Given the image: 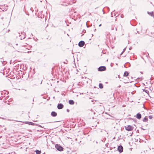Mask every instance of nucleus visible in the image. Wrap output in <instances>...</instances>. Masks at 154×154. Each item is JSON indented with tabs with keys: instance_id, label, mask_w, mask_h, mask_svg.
Segmentation results:
<instances>
[{
	"instance_id": "nucleus-17",
	"label": "nucleus",
	"mask_w": 154,
	"mask_h": 154,
	"mask_svg": "<svg viewBox=\"0 0 154 154\" xmlns=\"http://www.w3.org/2000/svg\"><path fill=\"white\" fill-rule=\"evenodd\" d=\"M36 154H40L41 152L40 151L37 150L36 151Z\"/></svg>"
},
{
	"instance_id": "nucleus-34",
	"label": "nucleus",
	"mask_w": 154,
	"mask_h": 154,
	"mask_svg": "<svg viewBox=\"0 0 154 154\" xmlns=\"http://www.w3.org/2000/svg\"><path fill=\"white\" fill-rule=\"evenodd\" d=\"M115 11V10H114V11H113L112 12H113L114 11Z\"/></svg>"
},
{
	"instance_id": "nucleus-19",
	"label": "nucleus",
	"mask_w": 154,
	"mask_h": 154,
	"mask_svg": "<svg viewBox=\"0 0 154 154\" xmlns=\"http://www.w3.org/2000/svg\"><path fill=\"white\" fill-rule=\"evenodd\" d=\"M88 21H87L86 23V26L87 27H89L90 26H88Z\"/></svg>"
},
{
	"instance_id": "nucleus-3",
	"label": "nucleus",
	"mask_w": 154,
	"mask_h": 154,
	"mask_svg": "<svg viewBox=\"0 0 154 154\" xmlns=\"http://www.w3.org/2000/svg\"><path fill=\"white\" fill-rule=\"evenodd\" d=\"M125 127L126 130L128 131H131L133 129V127L131 125H128Z\"/></svg>"
},
{
	"instance_id": "nucleus-14",
	"label": "nucleus",
	"mask_w": 154,
	"mask_h": 154,
	"mask_svg": "<svg viewBox=\"0 0 154 154\" xmlns=\"http://www.w3.org/2000/svg\"><path fill=\"white\" fill-rule=\"evenodd\" d=\"M128 72H127V71H125L124 73V76H128Z\"/></svg>"
},
{
	"instance_id": "nucleus-18",
	"label": "nucleus",
	"mask_w": 154,
	"mask_h": 154,
	"mask_svg": "<svg viewBox=\"0 0 154 154\" xmlns=\"http://www.w3.org/2000/svg\"><path fill=\"white\" fill-rule=\"evenodd\" d=\"M125 49H126V48H125L123 49V51L122 52V53H121V55H122V54H123V53L125 52Z\"/></svg>"
},
{
	"instance_id": "nucleus-28",
	"label": "nucleus",
	"mask_w": 154,
	"mask_h": 154,
	"mask_svg": "<svg viewBox=\"0 0 154 154\" xmlns=\"http://www.w3.org/2000/svg\"><path fill=\"white\" fill-rule=\"evenodd\" d=\"M112 12H111V15H112V16H111L112 17Z\"/></svg>"
},
{
	"instance_id": "nucleus-8",
	"label": "nucleus",
	"mask_w": 154,
	"mask_h": 154,
	"mask_svg": "<svg viewBox=\"0 0 154 154\" xmlns=\"http://www.w3.org/2000/svg\"><path fill=\"white\" fill-rule=\"evenodd\" d=\"M51 115L53 117H55L57 115V113L55 112H52L51 113Z\"/></svg>"
},
{
	"instance_id": "nucleus-6",
	"label": "nucleus",
	"mask_w": 154,
	"mask_h": 154,
	"mask_svg": "<svg viewBox=\"0 0 154 154\" xmlns=\"http://www.w3.org/2000/svg\"><path fill=\"white\" fill-rule=\"evenodd\" d=\"M57 107L58 109H61L63 108V105L61 103H59L58 104Z\"/></svg>"
},
{
	"instance_id": "nucleus-12",
	"label": "nucleus",
	"mask_w": 154,
	"mask_h": 154,
	"mask_svg": "<svg viewBox=\"0 0 154 154\" xmlns=\"http://www.w3.org/2000/svg\"><path fill=\"white\" fill-rule=\"evenodd\" d=\"M26 123L27 124L29 125H34V123L31 122H26Z\"/></svg>"
},
{
	"instance_id": "nucleus-36",
	"label": "nucleus",
	"mask_w": 154,
	"mask_h": 154,
	"mask_svg": "<svg viewBox=\"0 0 154 154\" xmlns=\"http://www.w3.org/2000/svg\"><path fill=\"white\" fill-rule=\"evenodd\" d=\"M96 30V29H95V30H94V31H95V30Z\"/></svg>"
},
{
	"instance_id": "nucleus-1",
	"label": "nucleus",
	"mask_w": 154,
	"mask_h": 154,
	"mask_svg": "<svg viewBox=\"0 0 154 154\" xmlns=\"http://www.w3.org/2000/svg\"><path fill=\"white\" fill-rule=\"evenodd\" d=\"M142 29L140 27H139L138 28H137L136 30H135L134 31V33L137 34V33H138L139 34L141 35V34L142 33Z\"/></svg>"
},
{
	"instance_id": "nucleus-22",
	"label": "nucleus",
	"mask_w": 154,
	"mask_h": 154,
	"mask_svg": "<svg viewBox=\"0 0 154 154\" xmlns=\"http://www.w3.org/2000/svg\"><path fill=\"white\" fill-rule=\"evenodd\" d=\"M18 34H19V36L20 37L21 36V35L20 34V33H18Z\"/></svg>"
},
{
	"instance_id": "nucleus-32",
	"label": "nucleus",
	"mask_w": 154,
	"mask_h": 154,
	"mask_svg": "<svg viewBox=\"0 0 154 154\" xmlns=\"http://www.w3.org/2000/svg\"><path fill=\"white\" fill-rule=\"evenodd\" d=\"M129 49H130V50H131V48H129Z\"/></svg>"
},
{
	"instance_id": "nucleus-15",
	"label": "nucleus",
	"mask_w": 154,
	"mask_h": 154,
	"mask_svg": "<svg viewBox=\"0 0 154 154\" xmlns=\"http://www.w3.org/2000/svg\"><path fill=\"white\" fill-rule=\"evenodd\" d=\"M148 120V119L147 117H145L143 119V121L144 122H146Z\"/></svg>"
},
{
	"instance_id": "nucleus-31",
	"label": "nucleus",
	"mask_w": 154,
	"mask_h": 154,
	"mask_svg": "<svg viewBox=\"0 0 154 154\" xmlns=\"http://www.w3.org/2000/svg\"><path fill=\"white\" fill-rule=\"evenodd\" d=\"M25 38V37H24L23 38V39H24V38Z\"/></svg>"
},
{
	"instance_id": "nucleus-27",
	"label": "nucleus",
	"mask_w": 154,
	"mask_h": 154,
	"mask_svg": "<svg viewBox=\"0 0 154 154\" xmlns=\"http://www.w3.org/2000/svg\"><path fill=\"white\" fill-rule=\"evenodd\" d=\"M16 121L17 122H21L19 121Z\"/></svg>"
},
{
	"instance_id": "nucleus-21",
	"label": "nucleus",
	"mask_w": 154,
	"mask_h": 154,
	"mask_svg": "<svg viewBox=\"0 0 154 154\" xmlns=\"http://www.w3.org/2000/svg\"><path fill=\"white\" fill-rule=\"evenodd\" d=\"M107 10H108V11H109V8L108 7H107Z\"/></svg>"
},
{
	"instance_id": "nucleus-25",
	"label": "nucleus",
	"mask_w": 154,
	"mask_h": 154,
	"mask_svg": "<svg viewBox=\"0 0 154 154\" xmlns=\"http://www.w3.org/2000/svg\"><path fill=\"white\" fill-rule=\"evenodd\" d=\"M101 26V24H100L99 25V26Z\"/></svg>"
},
{
	"instance_id": "nucleus-13",
	"label": "nucleus",
	"mask_w": 154,
	"mask_h": 154,
	"mask_svg": "<svg viewBox=\"0 0 154 154\" xmlns=\"http://www.w3.org/2000/svg\"><path fill=\"white\" fill-rule=\"evenodd\" d=\"M25 6H24V8H23V11H24L26 14L29 15V13L28 12H27L26 11V9H25Z\"/></svg>"
},
{
	"instance_id": "nucleus-11",
	"label": "nucleus",
	"mask_w": 154,
	"mask_h": 154,
	"mask_svg": "<svg viewBox=\"0 0 154 154\" xmlns=\"http://www.w3.org/2000/svg\"><path fill=\"white\" fill-rule=\"evenodd\" d=\"M69 103L70 104L73 105L74 104V102L73 100H70L69 101Z\"/></svg>"
},
{
	"instance_id": "nucleus-33",
	"label": "nucleus",
	"mask_w": 154,
	"mask_h": 154,
	"mask_svg": "<svg viewBox=\"0 0 154 154\" xmlns=\"http://www.w3.org/2000/svg\"><path fill=\"white\" fill-rule=\"evenodd\" d=\"M28 38L29 39V38H30V37H29Z\"/></svg>"
},
{
	"instance_id": "nucleus-29",
	"label": "nucleus",
	"mask_w": 154,
	"mask_h": 154,
	"mask_svg": "<svg viewBox=\"0 0 154 154\" xmlns=\"http://www.w3.org/2000/svg\"><path fill=\"white\" fill-rule=\"evenodd\" d=\"M1 19L2 20V19H3V17H2L1 18Z\"/></svg>"
},
{
	"instance_id": "nucleus-16",
	"label": "nucleus",
	"mask_w": 154,
	"mask_h": 154,
	"mask_svg": "<svg viewBox=\"0 0 154 154\" xmlns=\"http://www.w3.org/2000/svg\"><path fill=\"white\" fill-rule=\"evenodd\" d=\"M99 87L100 88H103V85L102 84H100L99 85Z\"/></svg>"
},
{
	"instance_id": "nucleus-30",
	"label": "nucleus",
	"mask_w": 154,
	"mask_h": 154,
	"mask_svg": "<svg viewBox=\"0 0 154 154\" xmlns=\"http://www.w3.org/2000/svg\"><path fill=\"white\" fill-rule=\"evenodd\" d=\"M31 52V51H28L27 53H29V52Z\"/></svg>"
},
{
	"instance_id": "nucleus-9",
	"label": "nucleus",
	"mask_w": 154,
	"mask_h": 154,
	"mask_svg": "<svg viewBox=\"0 0 154 154\" xmlns=\"http://www.w3.org/2000/svg\"><path fill=\"white\" fill-rule=\"evenodd\" d=\"M141 117V115L140 114L138 113L137 114L136 118L138 119H140Z\"/></svg>"
},
{
	"instance_id": "nucleus-7",
	"label": "nucleus",
	"mask_w": 154,
	"mask_h": 154,
	"mask_svg": "<svg viewBox=\"0 0 154 154\" xmlns=\"http://www.w3.org/2000/svg\"><path fill=\"white\" fill-rule=\"evenodd\" d=\"M118 150L119 152H122L123 150V148L122 146H119L118 147Z\"/></svg>"
},
{
	"instance_id": "nucleus-35",
	"label": "nucleus",
	"mask_w": 154,
	"mask_h": 154,
	"mask_svg": "<svg viewBox=\"0 0 154 154\" xmlns=\"http://www.w3.org/2000/svg\"><path fill=\"white\" fill-rule=\"evenodd\" d=\"M10 31V30H8V32Z\"/></svg>"
},
{
	"instance_id": "nucleus-24",
	"label": "nucleus",
	"mask_w": 154,
	"mask_h": 154,
	"mask_svg": "<svg viewBox=\"0 0 154 154\" xmlns=\"http://www.w3.org/2000/svg\"><path fill=\"white\" fill-rule=\"evenodd\" d=\"M151 118H152V117L150 116H149V118L150 119H151Z\"/></svg>"
},
{
	"instance_id": "nucleus-2",
	"label": "nucleus",
	"mask_w": 154,
	"mask_h": 154,
	"mask_svg": "<svg viewBox=\"0 0 154 154\" xmlns=\"http://www.w3.org/2000/svg\"><path fill=\"white\" fill-rule=\"evenodd\" d=\"M55 148L59 151H62L63 150V148L60 145L57 144L55 145Z\"/></svg>"
},
{
	"instance_id": "nucleus-10",
	"label": "nucleus",
	"mask_w": 154,
	"mask_h": 154,
	"mask_svg": "<svg viewBox=\"0 0 154 154\" xmlns=\"http://www.w3.org/2000/svg\"><path fill=\"white\" fill-rule=\"evenodd\" d=\"M147 13L150 16L152 17H154V14L153 12H149V11L147 12Z\"/></svg>"
},
{
	"instance_id": "nucleus-5",
	"label": "nucleus",
	"mask_w": 154,
	"mask_h": 154,
	"mask_svg": "<svg viewBox=\"0 0 154 154\" xmlns=\"http://www.w3.org/2000/svg\"><path fill=\"white\" fill-rule=\"evenodd\" d=\"M85 44V42L83 41H81L79 43V45L80 47H82Z\"/></svg>"
},
{
	"instance_id": "nucleus-4",
	"label": "nucleus",
	"mask_w": 154,
	"mask_h": 154,
	"mask_svg": "<svg viewBox=\"0 0 154 154\" xmlns=\"http://www.w3.org/2000/svg\"><path fill=\"white\" fill-rule=\"evenodd\" d=\"M106 69V68L104 66H101L98 68V71H102L105 70Z\"/></svg>"
},
{
	"instance_id": "nucleus-26",
	"label": "nucleus",
	"mask_w": 154,
	"mask_h": 154,
	"mask_svg": "<svg viewBox=\"0 0 154 154\" xmlns=\"http://www.w3.org/2000/svg\"><path fill=\"white\" fill-rule=\"evenodd\" d=\"M67 112H69V110L68 109H67Z\"/></svg>"
},
{
	"instance_id": "nucleus-23",
	"label": "nucleus",
	"mask_w": 154,
	"mask_h": 154,
	"mask_svg": "<svg viewBox=\"0 0 154 154\" xmlns=\"http://www.w3.org/2000/svg\"><path fill=\"white\" fill-rule=\"evenodd\" d=\"M124 16L123 15H121V17L123 18V17Z\"/></svg>"
},
{
	"instance_id": "nucleus-37",
	"label": "nucleus",
	"mask_w": 154,
	"mask_h": 154,
	"mask_svg": "<svg viewBox=\"0 0 154 154\" xmlns=\"http://www.w3.org/2000/svg\"><path fill=\"white\" fill-rule=\"evenodd\" d=\"M10 120V121H11V120L13 121V120Z\"/></svg>"
},
{
	"instance_id": "nucleus-20",
	"label": "nucleus",
	"mask_w": 154,
	"mask_h": 154,
	"mask_svg": "<svg viewBox=\"0 0 154 154\" xmlns=\"http://www.w3.org/2000/svg\"><path fill=\"white\" fill-rule=\"evenodd\" d=\"M30 10L32 11V12H33V8L32 7H31L30 8Z\"/></svg>"
}]
</instances>
